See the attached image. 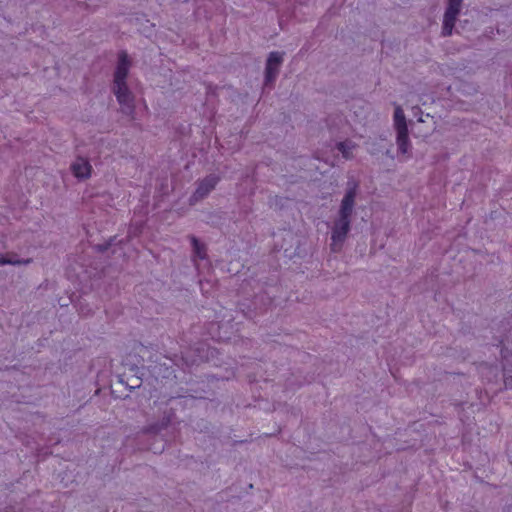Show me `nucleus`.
Wrapping results in <instances>:
<instances>
[{
    "instance_id": "obj_1",
    "label": "nucleus",
    "mask_w": 512,
    "mask_h": 512,
    "mask_svg": "<svg viewBox=\"0 0 512 512\" xmlns=\"http://www.w3.org/2000/svg\"><path fill=\"white\" fill-rule=\"evenodd\" d=\"M132 62L126 52H120L116 67L113 74L112 91L119 104L122 114L129 117L130 120L135 118V96L129 89L127 77Z\"/></svg>"
},
{
    "instance_id": "obj_2",
    "label": "nucleus",
    "mask_w": 512,
    "mask_h": 512,
    "mask_svg": "<svg viewBox=\"0 0 512 512\" xmlns=\"http://www.w3.org/2000/svg\"><path fill=\"white\" fill-rule=\"evenodd\" d=\"M358 183L354 180L347 182V189L341 201L338 218L334 221L331 233V250L341 251L351 227V215L353 213Z\"/></svg>"
},
{
    "instance_id": "obj_3",
    "label": "nucleus",
    "mask_w": 512,
    "mask_h": 512,
    "mask_svg": "<svg viewBox=\"0 0 512 512\" xmlns=\"http://www.w3.org/2000/svg\"><path fill=\"white\" fill-rule=\"evenodd\" d=\"M284 53L274 51L271 52L267 58L266 68H265V82L271 83L278 76L279 69L283 63Z\"/></svg>"
},
{
    "instance_id": "obj_4",
    "label": "nucleus",
    "mask_w": 512,
    "mask_h": 512,
    "mask_svg": "<svg viewBox=\"0 0 512 512\" xmlns=\"http://www.w3.org/2000/svg\"><path fill=\"white\" fill-rule=\"evenodd\" d=\"M218 181L219 177L216 175H209L200 180L191 200L193 202H197L204 199L216 187Z\"/></svg>"
},
{
    "instance_id": "obj_5",
    "label": "nucleus",
    "mask_w": 512,
    "mask_h": 512,
    "mask_svg": "<svg viewBox=\"0 0 512 512\" xmlns=\"http://www.w3.org/2000/svg\"><path fill=\"white\" fill-rule=\"evenodd\" d=\"M71 171L73 175L79 180L88 179L92 173V166L88 159L78 157L71 164Z\"/></svg>"
},
{
    "instance_id": "obj_6",
    "label": "nucleus",
    "mask_w": 512,
    "mask_h": 512,
    "mask_svg": "<svg viewBox=\"0 0 512 512\" xmlns=\"http://www.w3.org/2000/svg\"><path fill=\"white\" fill-rule=\"evenodd\" d=\"M458 16L459 14L455 12H450L445 9L441 31V35L443 37H448L452 35L453 28L455 26Z\"/></svg>"
},
{
    "instance_id": "obj_7",
    "label": "nucleus",
    "mask_w": 512,
    "mask_h": 512,
    "mask_svg": "<svg viewBox=\"0 0 512 512\" xmlns=\"http://www.w3.org/2000/svg\"><path fill=\"white\" fill-rule=\"evenodd\" d=\"M356 147L357 144L350 139L336 143V149L342 154V157L345 160H350L354 157L353 150Z\"/></svg>"
},
{
    "instance_id": "obj_8",
    "label": "nucleus",
    "mask_w": 512,
    "mask_h": 512,
    "mask_svg": "<svg viewBox=\"0 0 512 512\" xmlns=\"http://www.w3.org/2000/svg\"><path fill=\"white\" fill-rule=\"evenodd\" d=\"M394 126L396 129V132L408 130L406 117H405L403 109L400 106H396L395 111H394Z\"/></svg>"
},
{
    "instance_id": "obj_9",
    "label": "nucleus",
    "mask_w": 512,
    "mask_h": 512,
    "mask_svg": "<svg viewBox=\"0 0 512 512\" xmlns=\"http://www.w3.org/2000/svg\"><path fill=\"white\" fill-rule=\"evenodd\" d=\"M396 142H397L398 150L400 153H402V154L408 153V151L411 147L408 130L407 131H398L397 137H396Z\"/></svg>"
},
{
    "instance_id": "obj_10",
    "label": "nucleus",
    "mask_w": 512,
    "mask_h": 512,
    "mask_svg": "<svg viewBox=\"0 0 512 512\" xmlns=\"http://www.w3.org/2000/svg\"><path fill=\"white\" fill-rule=\"evenodd\" d=\"M191 243L193 246L194 257L201 260L205 259L207 255L205 246L195 237H191Z\"/></svg>"
},
{
    "instance_id": "obj_11",
    "label": "nucleus",
    "mask_w": 512,
    "mask_h": 512,
    "mask_svg": "<svg viewBox=\"0 0 512 512\" xmlns=\"http://www.w3.org/2000/svg\"><path fill=\"white\" fill-rule=\"evenodd\" d=\"M32 262V259H18L14 256H2L0 257V265L10 264V265H28Z\"/></svg>"
},
{
    "instance_id": "obj_12",
    "label": "nucleus",
    "mask_w": 512,
    "mask_h": 512,
    "mask_svg": "<svg viewBox=\"0 0 512 512\" xmlns=\"http://www.w3.org/2000/svg\"><path fill=\"white\" fill-rule=\"evenodd\" d=\"M463 0H448L446 10L460 14Z\"/></svg>"
},
{
    "instance_id": "obj_13",
    "label": "nucleus",
    "mask_w": 512,
    "mask_h": 512,
    "mask_svg": "<svg viewBox=\"0 0 512 512\" xmlns=\"http://www.w3.org/2000/svg\"><path fill=\"white\" fill-rule=\"evenodd\" d=\"M504 385L505 388H512V376L507 375L506 372L504 373Z\"/></svg>"
}]
</instances>
